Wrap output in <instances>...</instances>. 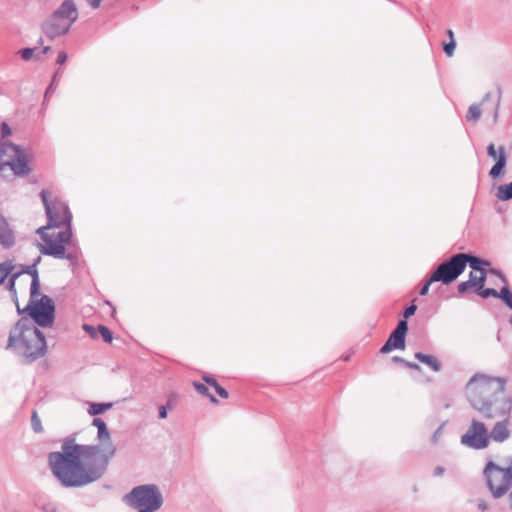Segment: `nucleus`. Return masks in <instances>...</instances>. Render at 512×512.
<instances>
[{"instance_id": "f257e3e1", "label": "nucleus", "mask_w": 512, "mask_h": 512, "mask_svg": "<svg viewBox=\"0 0 512 512\" xmlns=\"http://www.w3.org/2000/svg\"><path fill=\"white\" fill-rule=\"evenodd\" d=\"M92 424L97 428L98 445H82L75 439H66L61 451L49 454L50 468L65 486H82L98 480L115 455L105 422L95 418Z\"/></svg>"}, {"instance_id": "f03ea898", "label": "nucleus", "mask_w": 512, "mask_h": 512, "mask_svg": "<svg viewBox=\"0 0 512 512\" xmlns=\"http://www.w3.org/2000/svg\"><path fill=\"white\" fill-rule=\"evenodd\" d=\"M10 291L18 313L27 312L42 327L53 324L54 304L48 296L40 294V283L36 273L13 274Z\"/></svg>"}, {"instance_id": "7ed1b4c3", "label": "nucleus", "mask_w": 512, "mask_h": 512, "mask_svg": "<svg viewBox=\"0 0 512 512\" xmlns=\"http://www.w3.org/2000/svg\"><path fill=\"white\" fill-rule=\"evenodd\" d=\"M501 392L502 384L484 374L474 375L465 387L470 404L486 419L509 415L510 404L504 398L498 397Z\"/></svg>"}, {"instance_id": "20e7f679", "label": "nucleus", "mask_w": 512, "mask_h": 512, "mask_svg": "<svg viewBox=\"0 0 512 512\" xmlns=\"http://www.w3.org/2000/svg\"><path fill=\"white\" fill-rule=\"evenodd\" d=\"M8 347L18 349L26 358L36 359L45 354L46 341L34 324L21 319L10 332Z\"/></svg>"}, {"instance_id": "39448f33", "label": "nucleus", "mask_w": 512, "mask_h": 512, "mask_svg": "<svg viewBox=\"0 0 512 512\" xmlns=\"http://www.w3.org/2000/svg\"><path fill=\"white\" fill-rule=\"evenodd\" d=\"M483 475L495 498L505 495L512 488V450L497 461L489 460L485 465Z\"/></svg>"}, {"instance_id": "423d86ee", "label": "nucleus", "mask_w": 512, "mask_h": 512, "mask_svg": "<svg viewBox=\"0 0 512 512\" xmlns=\"http://www.w3.org/2000/svg\"><path fill=\"white\" fill-rule=\"evenodd\" d=\"M42 243L39 250L46 255L62 258L66 252V245L71 242L72 231L70 225H46L37 229Z\"/></svg>"}, {"instance_id": "0eeeda50", "label": "nucleus", "mask_w": 512, "mask_h": 512, "mask_svg": "<svg viewBox=\"0 0 512 512\" xmlns=\"http://www.w3.org/2000/svg\"><path fill=\"white\" fill-rule=\"evenodd\" d=\"M0 171H11L15 175L29 173L26 155L18 146L10 142H0Z\"/></svg>"}, {"instance_id": "6e6552de", "label": "nucleus", "mask_w": 512, "mask_h": 512, "mask_svg": "<svg viewBox=\"0 0 512 512\" xmlns=\"http://www.w3.org/2000/svg\"><path fill=\"white\" fill-rule=\"evenodd\" d=\"M131 505L139 512H152L163 503L162 495L154 485H143L132 490L129 496Z\"/></svg>"}, {"instance_id": "1a4fd4ad", "label": "nucleus", "mask_w": 512, "mask_h": 512, "mask_svg": "<svg viewBox=\"0 0 512 512\" xmlns=\"http://www.w3.org/2000/svg\"><path fill=\"white\" fill-rule=\"evenodd\" d=\"M40 196L48 217L47 225L71 226L72 216L65 202L46 190H42Z\"/></svg>"}, {"instance_id": "9d476101", "label": "nucleus", "mask_w": 512, "mask_h": 512, "mask_svg": "<svg viewBox=\"0 0 512 512\" xmlns=\"http://www.w3.org/2000/svg\"><path fill=\"white\" fill-rule=\"evenodd\" d=\"M468 261V254L459 253L454 255L437 267L431 275V281L442 282L446 285L454 282L464 272Z\"/></svg>"}, {"instance_id": "9b49d317", "label": "nucleus", "mask_w": 512, "mask_h": 512, "mask_svg": "<svg viewBox=\"0 0 512 512\" xmlns=\"http://www.w3.org/2000/svg\"><path fill=\"white\" fill-rule=\"evenodd\" d=\"M76 6L71 1H65L54 13L49 23L46 24V32L51 37L66 33L73 22L77 19Z\"/></svg>"}, {"instance_id": "f8f14e48", "label": "nucleus", "mask_w": 512, "mask_h": 512, "mask_svg": "<svg viewBox=\"0 0 512 512\" xmlns=\"http://www.w3.org/2000/svg\"><path fill=\"white\" fill-rule=\"evenodd\" d=\"M461 443L475 450L487 448L490 444L488 428L483 422L473 419L467 431L461 436Z\"/></svg>"}, {"instance_id": "ddd939ff", "label": "nucleus", "mask_w": 512, "mask_h": 512, "mask_svg": "<svg viewBox=\"0 0 512 512\" xmlns=\"http://www.w3.org/2000/svg\"><path fill=\"white\" fill-rule=\"evenodd\" d=\"M408 330L407 322L402 320L398 323L396 329L390 334L386 343L381 347L380 352L387 354L393 350L405 348V336Z\"/></svg>"}, {"instance_id": "4468645a", "label": "nucleus", "mask_w": 512, "mask_h": 512, "mask_svg": "<svg viewBox=\"0 0 512 512\" xmlns=\"http://www.w3.org/2000/svg\"><path fill=\"white\" fill-rule=\"evenodd\" d=\"M468 264L471 268L469 280L476 283L478 288H484L486 280V272L484 267L489 266V263L480 258L469 255Z\"/></svg>"}, {"instance_id": "2eb2a0df", "label": "nucleus", "mask_w": 512, "mask_h": 512, "mask_svg": "<svg viewBox=\"0 0 512 512\" xmlns=\"http://www.w3.org/2000/svg\"><path fill=\"white\" fill-rule=\"evenodd\" d=\"M488 155L492 157L494 160H496L495 165L490 170V176L492 178L499 177L505 168L506 165V153L503 146L499 147L498 150H496L495 145L491 143L487 148Z\"/></svg>"}, {"instance_id": "dca6fc26", "label": "nucleus", "mask_w": 512, "mask_h": 512, "mask_svg": "<svg viewBox=\"0 0 512 512\" xmlns=\"http://www.w3.org/2000/svg\"><path fill=\"white\" fill-rule=\"evenodd\" d=\"M457 289L460 294L476 293L485 299L491 296H498V291H496L495 289L478 288V285H476V283L474 282H471L469 279L467 281L459 283Z\"/></svg>"}, {"instance_id": "f3484780", "label": "nucleus", "mask_w": 512, "mask_h": 512, "mask_svg": "<svg viewBox=\"0 0 512 512\" xmlns=\"http://www.w3.org/2000/svg\"><path fill=\"white\" fill-rule=\"evenodd\" d=\"M508 415L505 417H494L493 419H498V422L492 428L490 434V441L493 440L495 442L501 443L506 441L510 437V430L508 427Z\"/></svg>"}, {"instance_id": "a211bd4d", "label": "nucleus", "mask_w": 512, "mask_h": 512, "mask_svg": "<svg viewBox=\"0 0 512 512\" xmlns=\"http://www.w3.org/2000/svg\"><path fill=\"white\" fill-rule=\"evenodd\" d=\"M15 243V235L5 218L0 216V244L11 247Z\"/></svg>"}, {"instance_id": "6ab92c4d", "label": "nucleus", "mask_w": 512, "mask_h": 512, "mask_svg": "<svg viewBox=\"0 0 512 512\" xmlns=\"http://www.w3.org/2000/svg\"><path fill=\"white\" fill-rule=\"evenodd\" d=\"M415 358L420 362L428 365L435 372H438L441 368V364L435 356L425 355L421 352H417L415 353Z\"/></svg>"}, {"instance_id": "aec40b11", "label": "nucleus", "mask_w": 512, "mask_h": 512, "mask_svg": "<svg viewBox=\"0 0 512 512\" xmlns=\"http://www.w3.org/2000/svg\"><path fill=\"white\" fill-rule=\"evenodd\" d=\"M203 380L211 387H213L216 391V393L222 398L227 399L229 397V394L225 388L220 386L215 378L211 376H203Z\"/></svg>"}, {"instance_id": "412c9836", "label": "nucleus", "mask_w": 512, "mask_h": 512, "mask_svg": "<svg viewBox=\"0 0 512 512\" xmlns=\"http://www.w3.org/2000/svg\"><path fill=\"white\" fill-rule=\"evenodd\" d=\"M497 197L499 200L506 201L512 198V182L499 186Z\"/></svg>"}, {"instance_id": "4be33fe9", "label": "nucleus", "mask_w": 512, "mask_h": 512, "mask_svg": "<svg viewBox=\"0 0 512 512\" xmlns=\"http://www.w3.org/2000/svg\"><path fill=\"white\" fill-rule=\"evenodd\" d=\"M14 269L15 266L11 261L0 263V285L4 282L6 277L14 271Z\"/></svg>"}, {"instance_id": "5701e85b", "label": "nucleus", "mask_w": 512, "mask_h": 512, "mask_svg": "<svg viewBox=\"0 0 512 512\" xmlns=\"http://www.w3.org/2000/svg\"><path fill=\"white\" fill-rule=\"evenodd\" d=\"M110 403H92L88 409L90 415H98L111 408Z\"/></svg>"}, {"instance_id": "b1692460", "label": "nucleus", "mask_w": 512, "mask_h": 512, "mask_svg": "<svg viewBox=\"0 0 512 512\" xmlns=\"http://www.w3.org/2000/svg\"><path fill=\"white\" fill-rule=\"evenodd\" d=\"M481 116V109L478 105H471L468 109L466 119L470 122L476 123Z\"/></svg>"}, {"instance_id": "393cba45", "label": "nucleus", "mask_w": 512, "mask_h": 512, "mask_svg": "<svg viewBox=\"0 0 512 512\" xmlns=\"http://www.w3.org/2000/svg\"><path fill=\"white\" fill-rule=\"evenodd\" d=\"M496 298H501L504 303L512 309V292L508 287H503L500 292H498V296Z\"/></svg>"}, {"instance_id": "a878e982", "label": "nucleus", "mask_w": 512, "mask_h": 512, "mask_svg": "<svg viewBox=\"0 0 512 512\" xmlns=\"http://www.w3.org/2000/svg\"><path fill=\"white\" fill-rule=\"evenodd\" d=\"M31 424L34 432L41 433L43 431L41 420L36 411H33L32 413Z\"/></svg>"}, {"instance_id": "bb28decb", "label": "nucleus", "mask_w": 512, "mask_h": 512, "mask_svg": "<svg viewBox=\"0 0 512 512\" xmlns=\"http://www.w3.org/2000/svg\"><path fill=\"white\" fill-rule=\"evenodd\" d=\"M98 332L100 333V335L102 336L103 340L106 343H111L112 342V339H113L112 333H111V331L106 326L99 325L98 326Z\"/></svg>"}, {"instance_id": "cd10ccee", "label": "nucleus", "mask_w": 512, "mask_h": 512, "mask_svg": "<svg viewBox=\"0 0 512 512\" xmlns=\"http://www.w3.org/2000/svg\"><path fill=\"white\" fill-rule=\"evenodd\" d=\"M193 386H194V388L196 389V391H197L198 393H200V394H202V395H207V396H209V397H210V399H211V401H212V402H214V403H215V402H217V400H216L213 396H211V395H209V394H208V388H207L204 384H202V383H198V382H194V383H193Z\"/></svg>"}, {"instance_id": "c85d7f7f", "label": "nucleus", "mask_w": 512, "mask_h": 512, "mask_svg": "<svg viewBox=\"0 0 512 512\" xmlns=\"http://www.w3.org/2000/svg\"><path fill=\"white\" fill-rule=\"evenodd\" d=\"M455 47V40L452 39V41L444 45V52L446 53L447 56L451 57L454 53Z\"/></svg>"}, {"instance_id": "c756f323", "label": "nucleus", "mask_w": 512, "mask_h": 512, "mask_svg": "<svg viewBox=\"0 0 512 512\" xmlns=\"http://www.w3.org/2000/svg\"><path fill=\"white\" fill-rule=\"evenodd\" d=\"M34 53V49L26 48L21 51V56L24 60H29L32 58Z\"/></svg>"}, {"instance_id": "7c9ffc66", "label": "nucleus", "mask_w": 512, "mask_h": 512, "mask_svg": "<svg viewBox=\"0 0 512 512\" xmlns=\"http://www.w3.org/2000/svg\"><path fill=\"white\" fill-rule=\"evenodd\" d=\"M83 329L92 337L97 338V330L93 326L90 325H83Z\"/></svg>"}, {"instance_id": "2f4dec72", "label": "nucleus", "mask_w": 512, "mask_h": 512, "mask_svg": "<svg viewBox=\"0 0 512 512\" xmlns=\"http://www.w3.org/2000/svg\"><path fill=\"white\" fill-rule=\"evenodd\" d=\"M1 133H2L3 137H8L12 134V131H11L9 125L5 122H3L1 125Z\"/></svg>"}, {"instance_id": "473e14b6", "label": "nucleus", "mask_w": 512, "mask_h": 512, "mask_svg": "<svg viewBox=\"0 0 512 512\" xmlns=\"http://www.w3.org/2000/svg\"><path fill=\"white\" fill-rule=\"evenodd\" d=\"M435 281H431V277L426 281V283L423 285V287L420 290V295H427L429 291V287L431 284H433Z\"/></svg>"}, {"instance_id": "72a5a7b5", "label": "nucleus", "mask_w": 512, "mask_h": 512, "mask_svg": "<svg viewBox=\"0 0 512 512\" xmlns=\"http://www.w3.org/2000/svg\"><path fill=\"white\" fill-rule=\"evenodd\" d=\"M67 58H68V55L66 52H64V51L59 52L58 57H57V64L63 65L67 61Z\"/></svg>"}, {"instance_id": "f704fd0d", "label": "nucleus", "mask_w": 512, "mask_h": 512, "mask_svg": "<svg viewBox=\"0 0 512 512\" xmlns=\"http://www.w3.org/2000/svg\"><path fill=\"white\" fill-rule=\"evenodd\" d=\"M416 311V306L415 305H411L409 306L408 308H406V310L404 311V317L405 318H409L410 316L414 315Z\"/></svg>"}, {"instance_id": "c9c22d12", "label": "nucleus", "mask_w": 512, "mask_h": 512, "mask_svg": "<svg viewBox=\"0 0 512 512\" xmlns=\"http://www.w3.org/2000/svg\"><path fill=\"white\" fill-rule=\"evenodd\" d=\"M404 365L410 369H414V370H420V366L416 363H413V362H407L405 361L404 362Z\"/></svg>"}, {"instance_id": "e433bc0d", "label": "nucleus", "mask_w": 512, "mask_h": 512, "mask_svg": "<svg viewBox=\"0 0 512 512\" xmlns=\"http://www.w3.org/2000/svg\"><path fill=\"white\" fill-rule=\"evenodd\" d=\"M167 417V410L165 406L159 408V418L164 419Z\"/></svg>"}, {"instance_id": "4c0bfd02", "label": "nucleus", "mask_w": 512, "mask_h": 512, "mask_svg": "<svg viewBox=\"0 0 512 512\" xmlns=\"http://www.w3.org/2000/svg\"><path fill=\"white\" fill-rule=\"evenodd\" d=\"M94 9L100 6L102 0H86Z\"/></svg>"}, {"instance_id": "58836bf2", "label": "nucleus", "mask_w": 512, "mask_h": 512, "mask_svg": "<svg viewBox=\"0 0 512 512\" xmlns=\"http://www.w3.org/2000/svg\"><path fill=\"white\" fill-rule=\"evenodd\" d=\"M444 474V468L441 467V466H438L435 468L434 470V475L435 476H442Z\"/></svg>"}, {"instance_id": "ea45409f", "label": "nucleus", "mask_w": 512, "mask_h": 512, "mask_svg": "<svg viewBox=\"0 0 512 512\" xmlns=\"http://www.w3.org/2000/svg\"><path fill=\"white\" fill-rule=\"evenodd\" d=\"M392 361H393V362H397V363H402V364H404V362H405V360H404V359H402V358H400V357H397V356L393 357V358H392Z\"/></svg>"}, {"instance_id": "a19ab883", "label": "nucleus", "mask_w": 512, "mask_h": 512, "mask_svg": "<svg viewBox=\"0 0 512 512\" xmlns=\"http://www.w3.org/2000/svg\"><path fill=\"white\" fill-rule=\"evenodd\" d=\"M447 34H448V36H449V38H450V41H452V39H454V33H453V31L449 29V30L447 31Z\"/></svg>"}, {"instance_id": "79ce46f5", "label": "nucleus", "mask_w": 512, "mask_h": 512, "mask_svg": "<svg viewBox=\"0 0 512 512\" xmlns=\"http://www.w3.org/2000/svg\"><path fill=\"white\" fill-rule=\"evenodd\" d=\"M48 49H49V47H45L43 52L46 53Z\"/></svg>"}]
</instances>
